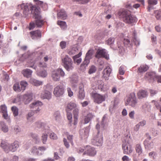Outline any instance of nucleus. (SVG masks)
Returning <instances> with one entry per match:
<instances>
[{
    "label": "nucleus",
    "instance_id": "31",
    "mask_svg": "<svg viewBox=\"0 0 161 161\" xmlns=\"http://www.w3.org/2000/svg\"><path fill=\"white\" fill-rule=\"evenodd\" d=\"M0 146L6 153H8L9 152L8 147L9 145L5 141H2L1 142Z\"/></svg>",
    "mask_w": 161,
    "mask_h": 161
},
{
    "label": "nucleus",
    "instance_id": "26",
    "mask_svg": "<svg viewBox=\"0 0 161 161\" xmlns=\"http://www.w3.org/2000/svg\"><path fill=\"white\" fill-rule=\"evenodd\" d=\"M32 71L29 69H23L22 72V73L24 76L27 78H30L31 77Z\"/></svg>",
    "mask_w": 161,
    "mask_h": 161
},
{
    "label": "nucleus",
    "instance_id": "35",
    "mask_svg": "<svg viewBox=\"0 0 161 161\" xmlns=\"http://www.w3.org/2000/svg\"><path fill=\"white\" fill-rule=\"evenodd\" d=\"M0 127L4 132L6 133L8 131V128L4 122H0Z\"/></svg>",
    "mask_w": 161,
    "mask_h": 161
},
{
    "label": "nucleus",
    "instance_id": "47",
    "mask_svg": "<svg viewBox=\"0 0 161 161\" xmlns=\"http://www.w3.org/2000/svg\"><path fill=\"white\" fill-rule=\"evenodd\" d=\"M73 2H76L80 4H86L90 0H72Z\"/></svg>",
    "mask_w": 161,
    "mask_h": 161
},
{
    "label": "nucleus",
    "instance_id": "29",
    "mask_svg": "<svg viewBox=\"0 0 161 161\" xmlns=\"http://www.w3.org/2000/svg\"><path fill=\"white\" fill-rule=\"evenodd\" d=\"M128 146L127 144L125 145L122 144V149L124 150V153L130 154L133 151L132 149L130 147H129Z\"/></svg>",
    "mask_w": 161,
    "mask_h": 161
},
{
    "label": "nucleus",
    "instance_id": "57",
    "mask_svg": "<svg viewBox=\"0 0 161 161\" xmlns=\"http://www.w3.org/2000/svg\"><path fill=\"white\" fill-rule=\"evenodd\" d=\"M66 42L65 41H62L60 43V46L62 49H63L66 47Z\"/></svg>",
    "mask_w": 161,
    "mask_h": 161
},
{
    "label": "nucleus",
    "instance_id": "48",
    "mask_svg": "<svg viewBox=\"0 0 161 161\" xmlns=\"http://www.w3.org/2000/svg\"><path fill=\"white\" fill-rule=\"evenodd\" d=\"M97 70L96 67L94 65L91 66L89 69L88 73L89 74H92L96 72Z\"/></svg>",
    "mask_w": 161,
    "mask_h": 161
},
{
    "label": "nucleus",
    "instance_id": "19",
    "mask_svg": "<svg viewBox=\"0 0 161 161\" xmlns=\"http://www.w3.org/2000/svg\"><path fill=\"white\" fill-rule=\"evenodd\" d=\"M148 96V94L147 91L142 89L140 90L137 93L138 98L139 99L146 98Z\"/></svg>",
    "mask_w": 161,
    "mask_h": 161
},
{
    "label": "nucleus",
    "instance_id": "46",
    "mask_svg": "<svg viewBox=\"0 0 161 161\" xmlns=\"http://www.w3.org/2000/svg\"><path fill=\"white\" fill-rule=\"evenodd\" d=\"M13 88L14 91L16 92H20L22 91L19 83H16L14 84Z\"/></svg>",
    "mask_w": 161,
    "mask_h": 161
},
{
    "label": "nucleus",
    "instance_id": "20",
    "mask_svg": "<svg viewBox=\"0 0 161 161\" xmlns=\"http://www.w3.org/2000/svg\"><path fill=\"white\" fill-rule=\"evenodd\" d=\"M79 93L77 95L79 99L80 100L83 99L85 97V92L83 85H80L79 87Z\"/></svg>",
    "mask_w": 161,
    "mask_h": 161
},
{
    "label": "nucleus",
    "instance_id": "21",
    "mask_svg": "<svg viewBox=\"0 0 161 161\" xmlns=\"http://www.w3.org/2000/svg\"><path fill=\"white\" fill-rule=\"evenodd\" d=\"M42 105L43 103L41 102L37 101L31 104L30 106L31 108H36V109L35 111H39L40 110V106Z\"/></svg>",
    "mask_w": 161,
    "mask_h": 161
},
{
    "label": "nucleus",
    "instance_id": "7",
    "mask_svg": "<svg viewBox=\"0 0 161 161\" xmlns=\"http://www.w3.org/2000/svg\"><path fill=\"white\" fill-rule=\"evenodd\" d=\"M126 102L127 103L126 104H128V105L133 108L136 107L137 102L135 93L134 92L130 93L127 97Z\"/></svg>",
    "mask_w": 161,
    "mask_h": 161
},
{
    "label": "nucleus",
    "instance_id": "10",
    "mask_svg": "<svg viewBox=\"0 0 161 161\" xmlns=\"http://www.w3.org/2000/svg\"><path fill=\"white\" fill-rule=\"evenodd\" d=\"M95 57L97 58H99L102 57L107 60L109 59V54L106 53V50L104 49H98L95 55Z\"/></svg>",
    "mask_w": 161,
    "mask_h": 161
},
{
    "label": "nucleus",
    "instance_id": "12",
    "mask_svg": "<svg viewBox=\"0 0 161 161\" xmlns=\"http://www.w3.org/2000/svg\"><path fill=\"white\" fill-rule=\"evenodd\" d=\"M85 151L84 152L83 154H86L90 156H94L97 153V151L95 148L89 146H87L85 148Z\"/></svg>",
    "mask_w": 161,
    "mask_h": 161
},
{
    "label": "nucleus",
    "instance_id": "17",
    "mask_svg": "<svg viewBox=\"0 0 161 161\" xmlns=\"http://www.w3.org/2000/svg\"><path fill=\"white\" fill-rule=\"evenodd\" d=\"M33 94L32 93H27L25 94L23 96V101L26 104L29 103L32 99Z\"/></svg>",
    "mask_w": 161,
    "mask_h": 161
},
{
    "label": "nucleus",
    "instance_id": "9",
    "mask_svg": "<svg viewBox=\"0 0 161 161\" xmlns=\"http://www.w3.org/2000/svg\"><path fill=\"white\" fill-rule=\"evenodd\" d=\"M65 88L63 85L57 86L54 88V95L57 97L62 96L64 92Z\"/></svg>",
    "mask_w": 161,
    "mask_h": 161
},
{
    "label": "nucleus",
    "instance_id": "2",
    "mask_svg": "<svg viewBox=\"0 0 161 161\" xmlns=\"http://www.w3.org/2000/svg\"><path fill=\"white\" fill-rule=\"evenodd\" d=\"M33 17L35 19V23L37 27L41 28L44 24L43 20L42 19L40 8L32 6L31 8Z\"/></svg>",
    "mask_w": 161,
    "mask_h": 161
},
{
    "label": "nucleus",
    "instance_id": "60",
    "mask_svg": "<svg viewBox=\"0 0 161 161\" xmlns=\"http://www.w3.org/2000/svg\"><path fill=\"white\" fill-rule=\"evenodd\" d=\"M119 74L121 75H123L125 73V71H124V68L121 66H120L119 69Z\"/></svg>",
    "mask_w": 161,
    "mask_h": 161
},
{
    "label": "nucleus",
    "instance_id": "42",
    "mask_svg": "<svg viewBox=\"0 0 161 161\" xmlns=\"http://www.w3.org/2000/svg\"><path fill=\"white\" fill-rule=\"evenodd\" d=\"M136 150L138 155L141 154L143 152L142 149L140 144H137L136 147Z\"/></svg>",
    "mask_w": 161,
    "mask_h": 161
},
{
    "label": "nucleus",
    "instance_id": "56",
    "mask_svg": "<svg viewBox=\"0 0 161 161\" xmlns=\"http://www.w3.org/2000/svg\"><path fill=\"white\" fill-rule=\"evenodd\" d=\"M156 17L158 20H161V10H158L156 12Z\"/></svg>",
    "mask_w": 161,
    "mask_h": 161
},
{
    "label": "nucleus",
    "instance_id": "3",
    "mask_svg": "<svg viewBox=\"0 0 161 161\" xmlns=\"http://www.w3.org/2000/svg\"><path fill=\"white\" fill-rule=\"evenodd\" d=\"M115 41V39L114 37L109 38L106 41V43L110 46L111 48L113 50H116L119 49L118 53L121 54L123 55L125 52V49L122 46V43L119 42H118L116 45L114 44Z\"/></svg>",
    "mask_w": 161,
    "mask_h": 161
},
{
    "label": "nucleus",
    "instance_id": "22",
    "mask_svg": "<svg viewBox=\"0 0 161 161\" xmlns=\"http://www.w3.org/2000/svg\"><path fill=\"white\" fill-rule=\"evenodd\" d=\"M51 93L47 90H45L41 94V97L43 99H46L49 100L51 98Z\"/></svg>",
    "mask_w": 161,
    "mask_h": 161
},
{
    "label": "nucleus",
    "instance_id": "41",
    "mask_svg": "<svg viewBox=\"0 0 161 161\" xmlns=\"http://www.w3.org/2000/svg\"><path fill=\"white\" fill-rule=\"evenodd\" d=\"M76 104L74 102H70L67 104V108L70 110L76 108Z\"/></svg>",
    "mask_w": 161,
    "mask_h": 161
},
{
    "label": "nucleus",
    "instance_id": "50",
    "mask_svg": "<svg viewBox=\"0 0 161 161\" xmlns=\"http://www.w3.org/2000/svg\"><path fill=\"white\" fill-rule=\"evenodd\" d=\"M37 66L39 67L40 69H43L47 67V64L44 62H40L37 64Z\"/></svg>",
    "mask_w": 161,
    "mask_h": 161
},
{
    "label": "nucleus",
    "instance_id": "39",
    "mask_svg": "<svg viewBox=\"0 0 161 161\" xmlns=\"http://www.w3.org/2000/svg\"><path fill=\"white\" fill-rule=\"evenodd\" d=\"M123 43L125 46V47H128L130 48H132V45L129 40L124 39L123 41Z\"/></svg>",
    "mask_w": 161,
    "mask_h": 161
},
{
    "label": "nucleus",
    "instance_id": "59",
    "mask_svg": "<svg viewBox=\"0 0 161 161\" xmlns=\"http://www.w3.org/2000/svg\"><path fill=\"white\" fill-rule=\"evenodd\" d=\"M74 62L75 63H76L78 65H79L82 61V59L81 58H75L73 59Z\"/></svg>",
    "mask_w": 161,
    "mask_h": 161
},
{
    "label": "nucleus",
    "instance_id": "52",
    "mask_svg": "<svg viewBox=\"0 0 161 161\" xmlns=\"http://www.w3.org/2000/svg\"><path fill=\"white\" fill-rule=\"evenodd\" d=\"M149 91L150 93V96L151 97H153L155 96L157 94L158 92L157 90L152 89H150Z\"/></svg>",
    "mask_w": 161,
    "mask_h": 161
},
{
    "label": "nucleus",
    "instance_id": "24",
    "mask_svg": "<svg viewBox=\"0 0 161 161\" xmlns=\"http://www.w3.org/2000/svg\"><path fill=\"white\" fill-rule=\"evenodd\" d=\"M19 8L20 7L21 9L23 10V14H25V15H28L29 12V9L28 7L27 3L25 4V3H23L21 5H18Z\"/></svg>",
    "mask_w": 161,
    "mask_h": 161
},
{
    "label": "nucleus",
    "instance_id": "23",
    "mask_svg": "<svg viewBox=\"0 0 161 161\" xmlns=\"http://www.w3.org/2000/svg\"><path fill=\"white\" fill-rule=\"evenodd\" d=\"M67 17V14L64 9H61L57 14V18L59 19H65Z\"/></svg>",
    "mask_w": 161,
    "mask_h": 161
},
{
    "label": "nucleus",
    "instance_id": "13",
    "mask_svg": "<svg viewBox=\"0 0 161 161\" xmlns=\"http://www.w3.org/2000/svg\"><path fill=\"white\" fill-rule=\"evenodd\" d=\"M30 34L31 38L34 40H38L42 37V32L40 30L31 31Z\"/></svg>",
    "mask_w": 161,
    "mask_h": 161
},
{
    "label": "nucleus",
    "instance_id": "40",
    "mask_svg": "<svg viewBox=\"0 0 161 161\" xmlns=\"http://www.w3.org/2000/svg\"><path fill=\"white\" fill-rule=\"evenodd\" d=\"M31 81L32 84L36 86H40L42 84V81H39L34 79H31Z\"/></svg>",
    "mask_w": 161,
    "mask_h": 161
},
{
    "label": "nucleus",
    "instance_id": "63",
    "mask_svg": "<svg viewBox=\"0 0 161 161\" xmlns=\"http://www.w3.org/2000/svg\"><path fill=\"white\" fill-rule=\"evenodd\" d=\"M35 23L31 22L29 24V29L30 30L33 29L35 27Z\"/></svg>",
    "mask_w": 161,
    "mask_h": 161
},
{
    "label": "nucleus",
    "instance_id": "28",
    "mask_svg": "<svg viewBox=\"0 0 161 161\" xmlns=\"http://www.w3.org/2000/svg\"><path fill=\"white\" fill-rule=\"evenodd\" d=\"M157 75L156 72L150 71L147 73L146 76L147 78L152 79L154 81H156Z\"/></svg>",
    "mask_w": 161,
    "mask_h": 161
},
{
    "label": "nucleus",
    "instance_id": "45",
    "mask_svg": "<svg viewBox=\"0 0 161 161\" xmlns=\"http://www.w3.org/2000/svg\"><path fill=\"white\" fill-rule=\"evenodd\" d=\"M31 134L32 138L35 140L36 143H37L39 142L40 139L37 134L33 133H31Z\"/></svg>",
    "mask_w": 161,
    "mask_h": 161
},
{
    "label": "nucleus",
    "instance_id": "32",
    "mask_svg": "<svg viewBox=\"0 0 161 161\" xmlns=\"http://www.w3.org/2000/svg\"><path fill=\"white\" fill-rule=\"evenodd\" d=\"M57 23L58 25L60 26L62 30H65L67 29V26L65 21L58 20Z\"/></svg>",
    "mask_w": 161,
    "mask_h": 161
},
{
    "label": "nucleus",
    "instance_id": "30",
    "mask_svg": "<svg viewBox=\"0 0 161 161\" xmlns=\"http://www.w3.org/2000/svg\"><path fill=\"white\" fill-rule=\"evenodd\" d=\"M132 40L133 42L136 46H138L140 44L139 40L137 38L136 34L135 31L133 32L132 35Z\"/></svg>",
    "mask_w": 161,
    "mask_h": 161
},
{
    "label": "nucleus",
    "instance_id": "37",
    "mask_svg": "<svg viewBox=\"0 0 161 161\" xmlns=\"http://www.w3.org/2000/svg\"><path fill=\"white\" fill-rule=\"evenodd\" d=\"M149 69V67L146 65H142L138 68V70L140 73L144 72L147 71Z\"/></svg>",
    "mask_w": 161,
    "mask_h": 161
},
{
    "label": "nucleus",
    "instance_id": "44",
    "mask_svg": "<svg viewBox=\"0 0 161 161\" xmlns=\"http://www.w3.org/2000/svg\"><path fill=\"white\" fill-rule=\"evenodd\" d=\"M11 109L14 117L18 115L19 114V109L17 107L15 106H12L11 107Z\"/></svg>",
    "mask_w": 161,
    "mask_h": 161
},
{
    "label": "nucleus",
    "instance_id": "8",
    "mask_svg": "<svg viewBox=\"0 0 161 161\" xmlns=\"http://www.w3.org/2000/svg\"><path fill=\"white\" fill-rule=\"evenodd\" d=\"M65 75V72L63 69L59 68L52 73V77L54 81H58L59 80L60 76L64 77Z\"/></svg>",
    "mask_w": 161,
    "mask_h": 161
},
{
    "label": "nucleus",
    "instance_id": "15",
    "mask_svg": "<svg viewBox=\"0 0 161 161\" xmlns=\"http://www.w3.org/2000/svg\"><path fill=\"white\" fill-rule=\"evenodd\" d=\"M79 110L78 108L74 109L73 111V114L74 117L73 125V128L75 129L76 128V125L77 124L78 116L79 113Z\"/></svg>",
    "mask_w": 161,
    "mask_h": 161
},
{
    "label": "nucleus",
    "instance_id": "58",
    "mask_svg": "<svg viewBox=\"0 0 161 161\" xmlns=\"http://www.w3.org/2000/svg\"><path fill=\"white\" fill-rule=\"evenodd\" d=\"M37 148L36 147H33L31 149V153L33 155H36V152L37 151Z\"/></svg>",
    "mask_w": 161,
    "mask_h": 161
},
{
    "label": "nucleus",
    "instance_id": "61",
    "mask_svg": "<svg viewBox=\"0 0 161 161\" xmlns=\"http://www.w3.org/2000/svg\"><path fill=\"white\" fill-rule=\"evenodd\" d=\"M67 92L68 93V96L69 97H71L73 95V93L72 91L70 88L69 87L67 88Z\"/></svg>",
    "mask_w": 161,
    "mask_h": 161
},
{
    "label": "nucleus",
    "instance_id": "54",
    "mask_svg": "<svg viewBox=\"0 0 161 161\" xmlns=\"http://www.w3.org/2000/svg\"><path fill=\"white\" fill-rule=\"evenodd\" d=\"M147 2L149 5H155L158 3V0H147Z\"/></svg>",
    "mask_w": 161,
    "mask_h": 161
},
{
    "label": "nucleus",
    "instance_id": "25",
    "mask_svg": "<svg viewBox=\"0 0 161 161\" xmlns=\"http://www.w3.org/2000/svg\"><path fill=\"white\" fill-rule=\"evenodd\" d=\"M19 147L18 142L15 141L13 143L9 145L8 147L9 151H11L12 152H14L17 150Z\"/></svg>",
    "mask_w": 161,
    "mask_h": 161
},
{
    "label": "nucleus",
    "instance_id": "1",
    "mask_svg": "<svg viewBox=\"0 0 161 161\" xmlns=\"http://www.w3.org/2000/svg\"><path fill=\"white\" fill-rule=\"evenodd\" d=\"M120 18L122 19L125 23L129 24L136 22L137 19L131 14L130 12L125 9H120L118 12Z\"/></svg>",
    "mask_w": 161,
    "mask_h": 161
},
{
    "label": "nucleus",
    "instance_id": "33",
    "mask_svg": "<svg viewBox=\"0 0 161 161\" xmlns=\"http://www.w3.org/2000/svg\"><path fill=\"white\" fill-rule=\"evenodd\" d=\"M45 133H43L42 136V141L43 144H46L47 140L48 135L47 133H48V130L45 129Z\"/></svg>",
    "mask_w": 161,
    "mask_h": 161
},
{
    "label": "nucleus",
    "instance_id": "49",
    "mask_svg": "<svg viewBox=\"0 0 161 161\" xmlns=\"http://www.w3.org/2000/svg\"><path fill=\"white\" fill-rule=\"evenodd\" d=\"M54 116L55 119L56 121H59L61 119V115L59 111L55 112L54 114Z\"/></svg>",
    "mask_w": 161,
    "mask_h": 161
},
{
    "label": "nucleus",
    "instance_id": "18",
    "mask_svg": "<svg viewBox=\"0 0 161 161\" xmlns=\"http://www.w3.org/2000/svg\"><path fill=\"white\" fill-rule=\"evenodd\" d=\"M0 112L3 113V117L5 119L8 117L7 107L5 104L2 105L0 106Z\"/></svg>",
    "mask_w": 161,
    "mask_h": 161
},
{
    "label": "nucleus",
    "instance_id": "6",
    "mask_svg": "<svg viewBox=\"0 0 161 161\" xmlns=\"http://www.w3.org/2000/svg\"><path fill=\"white\" fill-rule=\"evenodd\" d=\"M92 144L97 146H100L102 145L103 142L102 134L98 130L97 134L94 136L92 140Z\"/></svg>",
    "mask_w": 161,
    "mask_h": 161
},
{
    "label": "nucleus",
    "instance_id": "55",
    "mask_svg": "<svg viewBox=\"0 0 161 161\" xmlns=\"http://www.w3.org/2000/svg\"><path fill=\"white\" fill-rule=\"evenodd\" d=\"M36 125L39 128H44L45 124L41 122H37L36 123Z\"/></svg>",
    "mask_w": 161,
    "mask_h": 161
},
{
    "label": "nucleus",
    "instance_id": "16",
    "mask_svg": "<svg viewBox=\"0 0 161 161\" xmlns=\"http://www.w3.org/2000/svg\"><path fill=\"white\" fill-rule=\"evenodd\" d=\"M112 71V69L109 66L106 67L103 72V75L102 78L105 80H108V77Z\"/></svg>",
    "mask_w": 161,
    "mask_h": 161
},
{
    "label": "nucleus",
    "instance_id": "64",
    "mask_svg": "<svg viewBox=\"0 0 161 161\" xmlns=\"http://www.w3.org/2000/svg\"><path fill=\"white\" fill-rule=\"evenodd\" d=\"M34 1L36 3V4L38 6H40L41 7L43 4V2L39 0H34Z\"/></svg>",
    "mask_w": 161,
    "mask_h": 161
},
{
    "label": "nucleus",
    "instance_id": "34",
    "mask_svg": "<svg viewBox=\"0 0 161 161\" xmlns=\"http://www.w3.org/2000/svg\"><path fill=\"white\" fill-rule=\"evenodd\" d=\"M67 117L69 121V123L68 125L69 127H71L72 126V125H73V123H72V114L70 112H67Z\"/></svg>",
    "mask_w": 161,
    "mask_h": 161
},
{
    "label": "nucleus",
    "instance_id": "14",
    "mask_svg": "<svg viewBox=\"0 0 161 161\" xmlns=\"http://www.w3.org/2000/svg\"><path fill=\"white\" fill-rule=\"evenodd\" d=\"M90 130V127L88 126L80 131V135L82 139H86L88 137Z\"/></svg>",
    "mask_w": 161,
    "mask_h": 161
},
{
    "label": "nucleus",
    "instance_id": "51",
    "mask_svg": "<svg viewBox=\"0 0 161 161\" xmlns=\"http://www.w3.org/2000/svg\"><path fill=\"white\" fill-rule=\"evenodd\" d=\"M147 123V120L143 119L141 121H140L138 124L141 127H143L146 125Z\"/></svg>",
    "mask_w": 161,
    "mask_h": 161
},
{
    "label": "nucleus",
    "instance_id": "4",
    "mask_svg": "<svg viewBox=\"0 0 161 161\" xmlns=\"http://www.w3.org/2000/svg\"><path fill=\"white\" fill-rule=\"evenodd\" d=\"M93 53V51L91 50L87 51L84 60L80 65V70L84 71L86 70L90 63V60L92 58Z\"/></svg>",
    "mask_w": 161,
    "mask_h": 161
},
{
    "label": "nucleus",
    "instance_id": "38",
    "mask_svg": "<svg viewBox=\"0 0 161 161\" xmlns=\"http://www.w3.org/2000/svg\"><path fill=\"white\" fill-rule=\"evenodd\" d=\"M93 115L92 113H89L85 117L84 119L85 124H86L88 123L93 118Z\"/></svg>",
    "mask_w": 161,
    "mask_h": 161
},
{
    "label": "nucleus",
    "instance_id": "5",
    "mask_svg": "<svg viewBox=\"0 0 161 161\" xmlns=\"http://www.w3.org/2000/svg\"><path fill=\"white\" fill-rule=\"evenodd\" d=\"M62 63L63 66L67 71H69L74 69L73 62L71 58L68 55H66L62 59Z\"/></svg>",
    "mask_w": 161,
    "mask_h": 161
},
{
    "label": "nucleus",
    "instance_id": "11",
    "mask_svg": "<svg viewBox=\"0 0 161 161\" xmlns=\"http://www.w3.org/2000/svg\"><path fill=\"white\" fill-rule=\"evenodd\" d=\"M106 95L105 94L102 95L97 93H94L93 95L94 102L98 104L101 103L105 100Z\"/></svg>",
    "mask_w": 161,
    "mask_h": 161
},
{
    "label": "nucleus",
    "instance_id": "53",
    "mask_svg": "<svg viewBox=\"0 0 161 161\" xmlns=\"http://www.w3.org/2000/svg\"><path fill=\"white\" fill-rule=\"evenodd\" d=\"M34 114V113L32 111L29 112L27 115L26 118L27 120L29 121H30V118L32 117Z\"/></svg>",
    "mask_w": 161,
    "mask_h": 161
},
{
    "label": "nucleus",
    "instance_id": "36",
    "mask_svg": "<svg viewBox=\"0 0 161 161\" xmlns=\"http://www.w3.org/2000/svg\"><path fill=\"white\" fill-rule=\"evenodd\" d=\"M37 75L39 77L45 78L47 76V73L45 70H43L37 72Z\"/></svg>",
    "mask_w": 161,
    "mask_h": 161
},
{
    "label": "nucleus",
    "instance_id": "62",
    "mask_svg": "<svg viewBox=\"0 0 161 161\" xmlns=\"http://www.w3.org/2000/svg\"><path fill=\"white\" fill-rule=\"evenodd\" d=\"M50 138L53 139H56L57 138L56 135L54 132L51 133L50 135Z\"/></svg>",
    "mask_w": 161,
    "mask_h": 161
},
{
    "label": "nucleus",
    "instance_id": "27",
    "mask_svg": "<svg viewBox=\"0 0 161 161\" xmlns=\"http://www.w3.org/2000/svg\"><path fill=\"white\" fill-rule=\"evenodd\" d=\"M143 144L146 149H150L153 147V142H150L147 139H145L143 142Z\"/></svg>",
    "mask_w": 161,
    "mask_h": 161
},
{
    "label": "nucleus",
    "instance_id": "43",
    "mask_svg": "<svg viewBox=\"0 0 161 161\" xmlns=\"http://www.w3.org/2000/svg\"><path fill=\"white\" fill-rule=\"evenodd\" d=\"M20 85L21 86V89L22 91L23 92L25 90L26 87L28 86V84L26 81H22L20 82Z\"/></svg>",
    "mask_w": 161,
    "mask_h": 161
}]
</instances>
